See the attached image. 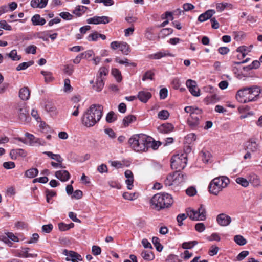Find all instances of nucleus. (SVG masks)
<instances>
[{
  "label": "nucleus",
  "mask_w": 262,
  "mask_h": 262,
  "mask_svg": "<svg viewBox=\"0 0 262 262\" xmlns=\"http://www.w3.org/2000/svg\"><path fill=\"white\" fill-rule=\"evenodd\" d=\"M103 110V107L102 105L98 104L91 105L82 117V124L87 127L94 126L101 118Z\"/></svg>",
  "instance_id": "obj_1"
},
{
  "label": "nucleus",
  "mask_w": 262,
  "mask_h": 262,
  "mask_svg": "<svg viewBox=\"0 0 262 262\" xmlns=\"http://www.w3.org/2000/svg\"><path fill=\"white\" fill-rule=\"evenodd\" d=\"M260 93V89L257 85L245 87L237 91L236 98L238 102L246 103L256 101Z\"/></svg>",
  "instance_id": "obj_2"
},
{
  "label": "nucleus",
  "mask_w": 262,
  "mask_h": 262,
  "mask_svg": "<svg viewBox=\"0 0 262 262\" xmlns=\"http://www.w3.org/2000/svg\"><path fill=\"white\" fill-rule=\"evenodd\" d=\"M206 210L203 205H200L197 210L188 208L186 209V214H179L177 217V221L178 225L181 226L183 225V221L185 220L187 216L193 221H204L206 219Z\"/></svg>",
  "instance_id": "obj_3"
},
{
  "label": "nucleus",
  "mask_w": 262,
  "mask_h": 262,
  "mask_svg": "<svg viewBox=\"0 0 262 262\" xmlns=\"http://www.w3.org/2000/svg\"><path fill=\"white\" fill-rule=\"evenodd\" d=\"M149 136L145 134H136L132 136L128 143L135 151L138 152L147 151L148 150V144H150Z\"/></svg>",
  "instance_id": "obj_4"
},
{
  "label": "nucleus",
  "mask_w": 262,
  "mask_h": 262,
  "mask_svg": "<svg viewBox=\"0 0 262 262\" xmlns=\"http://www.w3.org/2000/svg\"><path fill=\"white\" fill-rule=\"evenodd\" d=\"M173 203L172 198L168 193H157L150 200V204L153 208L157 210L167 208Z\"/></svg>",
  "instance_id": "obj_5"
},
{
  "label": "nucleus",
  "mask_w": 262,
  "mask_h": 262,
  "mask_svg": "<svg viewBox=\"0 0 262 262\" xmlns=\"http://www.w3.org/2000/svg\"><path fill=\"white\" fill-rule=\"evenodd\" d=\"M184 110L185 112L190 114V117L187 119L189 126L192 129L198 128L202 118V110L192 106H186Z\"/></svg>",
  "instance_id": "obj_6"
},
{
  "label": "nucleus",
  "mask_w": 262,
  "mask_h": 262,
  "mask_svg": "<svg viewBox=\"0 0 262 262\" xmlns=\"http://www.w3.org/2000/svg\"><path fill=\"white\" fill-rule=\"evenodd\" d=\"M229 182V179L224 176L213 179L210 183L208 187L209 192L214 195H217L220 191L227 186Z\"/></svg>",
  "instance_id": "obj_7"
},
{
  "label": "nucleus",
  "mask_w": 262,
  "mask_h": 262,
  "mask_svg": "<svg viewBox=\"0 0 262 262\" xmlns=\"http://www.w3.org/2000/svg\"><path fill=\"white\" fill-rule=\"evenodd\" d=\"M187 162V157L186 153L177 154L173 156L171 159V167L173 169L180 171L185 167Z\"/></svg>",
  "instance_id": "obj_8"
},
{
  "label": "nucleus",
  "mask_w": 262,
  "mask_h": 262,
  "mask_svg": "<svg viewBox=\"0 0 262 262\" xmlns=\"http://www.w3.org/2000/svg\"><path fill=\"white\" fill-rule=\"evenodd\" d=\"M18 119L21 122L28 123L31 120L29 109L25 103H19L15 107Z\"/></svg>",
  "instance_id": "obj_9"
},
{
  "label": "nucleus",
  "mask_w": 262,
  "mask_h": 262,
  "mask_svg": "<svg viewBox=\"0 0 262 262\" xmlns=\"http://www.w3.org/2000/svg\"><path fill=\"white\" fill-rule=\"evenodd\" d=\"M112 19L108 16H97L90 18L87 19L86 22L89 24H106L109 23Z\"/></svg>",
  "instance_id": "obj_10"
},
{
  "label": "nucleus",
  "mask_w": 262,
  "mask_h": 262,
  "mask_svg": "<svg viewBox=\"0 0 262 262\" xmlns=\"http://www.w3.org/2000/svg\"><path fill=\"white\" fill-rule=\"evenodd\" d=\"M186 85L190 93L195 97L200 95V91L198 87L197 83L192 79H188L186 82Z\"/></svg>",
  "instance_id": "obj_11"
},
{
  "label": "nucleus",
  "mask_w": 262,
  "mask_h": 262,
  "mask_svg": "<svg viewBox=\"0 0 262 262\" xmlns=\"http://www.w3.org/2000/svg\"><path fill=\"white\" fill-rule=\"evenodd\" d=\"M63 254L67 256L66 258L67 261H72V262H78L82 260L81 256L77 253L73 251H68L64 249L63 251Z\"/></svg>",
  "instance_id": "obj_12"
},
{
  "label": "nucleus",
  "mask_w": 262,
  "mask_h": 262,
  "mask_svg": "<svg viewBox=\"0 0 262 262\" xmlns=\"http://www.w3.org/2000/svg\"><path fill=\"white\" fill-rule=\"evenodd\" d=\"M216 221L220 226H226L230 224L231 222V219L229 216L221 213L217 215Z\"/></svg>",
  "instance_id": "obj_13"
},
{
  "label": "nucleus",
  "mask_w": 262,
  "mask_h": 262,
  "mask_svg": "<svg viewBox=\"0 0 262 262\" xmlns=\"http://www.w3.org/2000/svg\"><path fill=\"white\" fill-rule=\"evenodd\" d=\"M249 179V184L250 183L254 188H258L261 186V182L259 177L254 173L250 174Z\"/></svg>",
  "instance_id": "obj_14"
},
{
  "label": "nucleus",
  "mask_w": 262,
  "mask_h": 262,
  "mask_svg": "<svg viewBox=\"0 0 262 262\" xmlns=\"http://www.w3.org/2000/svg\"><path fill=\"white\" fill-rule=\"evenodd\" d=\"M152 95L147 91H140L137 95V98L143 103H146L151 98Z\"/></svg>",
  "instance_id": "obj_15"
},
{
  "label": "nucleus",
  "mask_w": 262,
  "mask_h": 262,
  "mask_svg": "<svg viewBox=\"0 0 262 262\" xmlns=\"http://www.w3.org/2000/svg\"><path fill=\"white\" fill-rule=\"evenodd\" d=\"M29 248H24L18 250L17 251L16 255L19 257H36L37 256V254L29 253Z\"/></svg>",
  "instance_id": "obj_16"
},
{
  "label": "nucleus",
  "mask_w": 262,
  "mask_h": 262,
  "mask_svg": "<svg viewBox=\"0 0 262 262\" xmlns=\"http://www.w3.org/2000/svg\"><path fill=\"white\" fill-rule=\"evenodd\" d=\"M174 177V185H177L185 181L187 177L186 175L180 171H177L173 173Z\"/></svg>",
  "instance_id": "obj_17"
},
{
  "label": "nucleus",
  "mask_w": 262,
  "mask_h": 262,
  "mask_svg": "<svg viewBox=\"0 0 262 262\" xmlns=\"http://www.w3.org/2000/svg\"><path fill=\"white\" fill-rule=\"evenodd\" d=\"M3 241L9 246H11L12 242H18V237L12 232H8L5 236L3 237Z\"/></svg>",
  "instance_id": "obj_18"
},
{
  "label": "nucleus",
  "mask_w": 262,
  "mask_h": 262,
  "mask_svg": "<svg viewBox=\"0 0 262 262\" xmlns=\"http://www.w3.org/2000/svg\"><path fill=\"white\" fill-rule=\"evenodd\" d=\"M55 176L57 179L62 182L68 181L70 178L69 172L65 170L57 171L55 173Z\"/></svg>",
  "instance_id": "obj_19"
},
{
  "label": "nucleus",
  "mask_w": 262,
  "mask_h": 262,
  "mask_svg": "<svg viewBox=\"0 0 262 262\" xmlns=\"http://www.w3.org/2000/svg\"><path fill=\"white\" fill-rule=\"evenodd\" d=\"M215 13V11L213 9H209L205 12L204 13L200 15L198 17V21L200 22L205 21L209 19H211L213 15Z\"/></svg>",
  "instance_id": "obj_20"
},
{
  "label": "nucleus",
  "mask_w": 262,
  "mask_h": 262,
  "mask_svg": "<svg viewBox=\"0 0 262 262\" xmlns=\"http://www.w3.org/2000/svg\"><path fill=\"white\" fill-rule=\"evenodd\" d=\"M27 152L22 149H12L10 152V156L12 159L15 160L17 157H25Z\"/></svg>",
  "instance_id": "obj_21"
},
{
  "label": "nucleus",
  "mask_w": 262,
  "mask_h": 262,
  "mask_svg": "<svg viewBox=\"0 0 262 262\" xmlns=\"http://www.w3.org/2000/svg\"><path fill=\"white\" fill-rule=\"evenodd\" d=\"M166 56L173 57L174 55L171 54L169 51H165L164 52H159L151 54L149 56V58L154 59H159Z\"/></svg>",
  "instance_id": "obj_22"
},
{
  "label": "nucleus",
  "mask_w": 262,
  "mask_h": 262,
  "mask_svg": "<svg viewBox=\"0 0 262 262\" xmlns=\"http://www.w3.org/2000/svg\"><path fill=\"white\" fill-rule=\"evenodd\" d=\"M174 128L173 125L171 123H164L160 125L158 127V130L162 133H168L173 130Z\"/></svg>",
  "instance_id": "obj_23"
},
{
  "label": "nucleus",
  "mask_w": 262,
  "mask_h": 262,
  "mask_svg": "<svg viewBox=\"0 0 262 262\" xmlns=\"http://www.w3.org/2000/svg\"><path fill=\"white\" fill-rule=\"evenodd\" d=\"M30 92L28 87H24L19 91V97L23 100H27L29 99Z\"/></svg>",
  "instance_id": "obj_24"
},
{
  "label": "nucleus",
  "mask_w": 262,
  "mask_h": 262,
  "mask_svg": "<svg viewBox=\"0 0 262 262\" xmlns=\"http://www.w3.org/2000/svg\"><path fill=\"white\" fill-rule=\"evenodd\" d=\"M31 21L33 25L42 26L45 24L46 21L45 18H42L39 14L34 15L31 18Z\"/></svg>",
  "instance_id": "obj_25"
},
{
  "label": "nucleus",
  "mask_w": 262,
  "mask_h": 262,
  "mask_svg": "<svg viewBox=\"0 0 262 262\" xmlns=\"http://www.w3.org/2000/svg\"><path fill=\"white\" fill-rule=\"evenodd\" d=\"M104 85V79L101 77H97L95 84L93 85V89L97 92L101 91Z\"/></svg>",
  "instance_id": "obj_26"
},
{
  "label": "nucleus",
  "mask_w": 262,
  "mask_h": 262,
  "mask_svg": "<svg viewBox=\"0 0 262 262\" xmlns=\"http://www.w3.org/2000/svg\"><path fill=\"white\" fill-rule=\"evenodd\" d=\"M141 255L142 258L146 260L150 261L155 258L154 253L150 250H143Z\"/></svg>",
  "instance_id": "obj_27"
},
{
  "label": "nucleus",
  "mask_w": 262,
  "mask_h": 262,
  "mask_svg": "<svg viewBox=\"0 0 262 262\" xmlns=\"http://www.w3.org/2000/svg\"><path fill=\"white\" fill-rule=\"evenodd\" d=\"M252 47V46H250L249 47L245 46H241L237 48L236 51L242 53V57L244 58L246 55L251 51V48Z\"/></svg>",
  "instance_id": "obj_28"
},
{
  "label": "nucleus",
  "mask_w": 262,
  "mask_h": 262,
  "mask_svg": "<svg viewBox=\"0 0 262 262\" xmlns=\"http://www.w3.org/2000/svg\"><path fill=\"white\" fill-rule=\"evenodd\" d=\"M246 148L249 151L255 152L258 149V144L255 141L250 140L247 143Z\"/></svg>",
  "instance_id": "obj_29"
},
{
  "label": "nucleus",
  "mask_w": 262,
  "mask_h": 262,
  "mask_svg": "<svg viewBox=\"0 0 262 262\" xmlns=\"http://www.w3.org/2000/svg\"><path fill=\"white\" fill-rule=\"evenodd\" d=\"M38 174V170L36 168H30L25 172V176L29 178H33Z\"/></svg>",
  "instance_id": "obj_30"
},
{
  "label": "nucleus",
  "mask_w": 262,
  "mask_h": 262,
  "mask_svg": "<svg viewBox=\"0 0 262 262\" xmlns=\"http://www.w3.org/2000/svg\"><path fill=\"white\" fill-rule=\"evenodd\" d=\"M172 32L173 30L171 28H164L160 30L158 37L164 38L166 36L172 34Z\"/></svg>",
  "instance_id": "obj_31"
},
{
  "label": "nucleus",
  "mask_w": 262,
  "mask_h": 262,
  "mask_svg": "<svg viewBox=\"0 0 262 262\" xmlns=\"http://www.w3.org/2000/svg\"><path fill=\"white\" fill-rule=\"evenodd\" d=\"M88 9V8L84 6H78L74 10L73 13L77 16H80Z\"/></svg>",
  "instance_id": "obj_32"
},
{
  "label": "nucleus",
  "mask_w": 262,
  "mask_h": 262,
  "mask_svg": "<svg viewBox=\"0 0 262 262\" xmlns=\"http://www.w3.org/2000/svg\"><path fill=\"white\" fill-rule=\"evenodd\" d=\"M200 157L204 163H207L210 160L211 154L207 150H202L200 154Z\"/></svg>",
  "instance_id": "obj_33"
},
{
  "label": "nucleus",
  "mask_w": 262,
  "mask_h": 262,
  "mask_svg": "<svg viewBox=\"0 0 262 262\" xmlns=\"http://www.w3.org/2000/svg\"><path fill=\"white\" fill-rule=\"evenodd\" d=\"M119 48L122 54L124 55H128L130 52L129 46L125 42H121Z\"/></svg>",
  "instance_id": "obj_34"
},
{
  "label": "nucleus",
  "mask_w": 262,
  "mask_h": 262,
  "mask_svg": "<svg viewBox=\"0 0 262 262\" xmlns=\"http://www.w3.org/2000/svg\"><path fill=\"white\" fill-rule=\"evenodd\" d=\"M136 119V117L132 115H128L124 118L123 119V123L125 127L128 126L129 124L135 121Z\"/></svg>",
  "instance_id": "obj_35"
},
{
  "label": "nucleus",
  "mask_w": 262,
  "mask_h": 262,
  "mask_svg": "<svg viewBox=\"0 0 262 262\" xmlns=\"http://www.w3.org/2000/svg\"><path fill=\"white\" fill-rule=\"evenodd\" d=\"M235 182L244 187H247L249 185V179L247 180L243 177H237L235 179Z\"/></svg>",
  "instance_id": "obj_36"
},
{
  "label": "nucleus",
  "mask_w": 262,
  "mask_h": 262,
  "mask_svg": "<svg viewBox=\"0 0 262 262\" xmlns=\"http://www.w3.org/2000/svg\"><path fill=\"white\" fill-rule=\"evenodd\" d=\"M74 226V224L73 223L67 224L62 222L58 224V228L61 231H67L70 229L73 228Z\"/></svg>",
  "instance_id": "obj_37"
},
{
  "label": "nucleus",
  "mask_w": 262,
  "mask_h": 262,
  "mask_svg": "<svg viewBox=\"0 0 262 262\" xmlns=\"http://www.w3.org/2000/svg\"><path fill=\"white\" fill-rule=\"evenodd\" d=\"M112 74L115 78L116 81L118 82L121 81L122 78L121 72L116 68H113L111 71Z\"/></svg>",
  "instance_id": "obj_38"
},
{
  "label": "nucleus",
  "mask_w": 262,
  "mask_h": 262,
  "mask_svg": "<svg viewBox=\"0 0 262 262\" xmlns=\"http://www.w3.org/2000/svg\"><path fill=\"white\" fill-rule=\"evenodd\" d=\"M34 64V61L32 60L29 61L28 62H24L20 64H19L16 67V70L17 71H19L21 70H24L28 68L29 67L32 66Z\"/></svg>",
  "instance_id": "obj_39"
},
{
  "label": "nucleus",
  "mask_w": 262,
  "mask_h": 262,
  "mask_svg": "<svg viewBox=\"0 0 262 262\" xmlns=\"http://www.w3.org/2000/svg\"><path fill=\"white\" fill-rule=\"evenodd\" d=\"M235 242L240 246L245 245L247 243L246 239L242 235H237L234 237Z\"/></svg>",
  "instance_id": "obj_40"
},
{
  "label": "nucleus",
  "mask_w": 262,
  "mask_h": 262,
  "mask_svg": "<svg viewBox=\"0 0 262 262\" xmlns=\"http://www.w3.org/2000/svg\"><path fill=\"white\" fill-rule=\"evenodd\" d=\"M174 177L173 173H170L169 174L167 177L166 179L164 181V184L166 186H171L172 185H174Z\"/></svg>",
  "instance_id": "obj_41"
},
{
  "label": "nucleus",
  "mask_w": 262,
  "mask_h": 262,
  "mask_svg": "<svg viewBox=\"0 0 262 262\" xmlns=\"http://www.w3.org/2000/svg\"><path fill=\"white\" fill-rule=\"evenodd\" d=\"M152 242L154 245L156 247V250L160 252L162 250L163 247L160 243L159 239L157 237H153L152 239Z\"/></svg>",
  "instance_id": "obj_42"
},
{
  "label": "nucleus",
  "mask_w": 262,
  "mask_h": 262,
  "mask_svg": "<svg viewBox=\"0 0 262 262\" xmlns=\"http://www.w3.org/2000/svg\"><path fill=\"white\" fill-rule=\"evenodd\" d=\"M198 242L196 241H193L188 242H184L182 244V247L184 249H191L194 246L198 244Z\"/></svg>",
  "instance_id": "obj_43"
},
{
  "label": "nucleus",
  "mask_w": 262,
  "mask_h": 262,
  "mask_svg": "<svg viewBox=\"0 0 262 262\" xmlns=\"http://www.w3.org/2000/svg\"><path fill=\"white\" fill-rule=\"evenodd\" d=\"M117 120V115L113 111L110 112L106 115V121L108 123H112Z\"/></svg>",
  "instance_id": "obj_44"
},
{
  "label": "nucleus",
  "mask_w": 262,
  "mask_h": 262,
  "mask_svg": "<svg viewBox=\"0 0 262 262\" xmlns=\"http://www.w3.org/2000/svg\"><path fill=\"white\" fill-rule=\"evenodd\" d=\"M219 100V98L216 94H213L205 98V101L207 104L214 103Z\"/></svg>",
  "instance_id": "obj_45"
},
{
  "label": "nucleus",
  "mask_w": 262,
  "mask_h": 262,
  "mask_svg": "<svg viewBox=\"0 0 262 262\" xmlns=\"http://www.w3.org/2000/svg\"><path fill=\"white\" fill-rule=\"evenodd\" d=\"M169 116V113L168 111L163 110L160 111L158 114V117L161 120H166Z\"/></svg>",
  "instance_id": "obj_46"
},
{
  "label": "nucleus",
  "mask_w": 262,
  "mask_h": 262,
  "mask_svg": "<svg viewBox=\"0 0 262 262\" xmlns=\"http://www.w3.org/2000/svg\"><path fill=\"white\" fill-rule=\"evenodd\" d=\"M8 56L13 61H18L21 59V56L17 55L16 50H12L8 54Z\"/></svg>",
  "instance_id": "obj_47"
},
{
  "label": "nucleus",
  "mask_w": 262,
  "mask_h": 262,
  "mask_svg": "<svg viewBox=\"0 0 262 262\" xmlns=\"http://www.w3.org/2000/svg\"><path fill=\"white\" fill-rule=\"evenodd\" d=\"M41 74L43 75L45 77V81L47 82H50L52 81L53 77L52 76V74L50 72L48 71H41Z\"/></svg>",
  "instance_id": "obj_48"
},
{
  "label": "nucleus",
  "mask_w": 262,
  "mask_h": 262,
  "mask_svg": "<svg viewBox=\"0 0 262 262\" xmlns=\"http://www.w3.org/2000/svg\"><path fill=\"white\" fill-rule=\"evenodd\" d=\"M149 138L150 140H149L150 141V143L149 145H147L148 149L150 147H151L153 149H157L161 145V143L160 142H156L151 137H149Z\"/></svg>",
  "instance_id": "obj_49"
},
{
  "label": "nucleus",
  "mask_w": 262,
  "mask_h": 262,
  "mask_svg": "<svg viewBox=\"0 0 262 262\" xmlns=\"http://www.w3.org/2000/svg\"><path fill=\"white\" fill-rule=\"evenodd\" d=\"M230 5L231 4H229L227 3H217L216 5V10L217 12H222L227 6Z\"/></svg>",
  "instance_id": "obj_50"
},
{
  "label": "nucleus",
  "mask_w": 262,
  "mask_h": 262,
  "mask_svg": "<svg viewBox=\"0 0 262 262\" xmlns=\"http://www.w3.org/2000/svg\"><path fill=\"white\" fill-rule=\"evenodd\" d=\"M166 262H182L177 255L170 254L166 259Z\"/></svg>",
  "instance_id": "obj_51"
},
{
  "label": "nucleus",
  "mask_w": 262,
  "mask_h": 262,
  "mask_svg": "<svg viewBox=\"0 0 262 262\" xmlns=\"http://www.w3.org/2000/svg\"><path fill=\"white\" fill-rule=\"evenodd\" d=\"M109 72L108 68L105 67H101L99 70V75L97 77L102 78V76H106Z\"/></svg>",
  "instance_id": "obj_52"
},
{
  "label": "nucleus",
  "mask_w": 262,
  "mask_h": 262,
  "mask_svg": "<svg viewBox=\"0 0 262 262\" xmlns=\"http://www.w3.org/2000/svg\"><path fill=\"white\" fill-rule=\"evenodd\" d=\"M46 194V200L47 202L49 203L50 202V199L52 197L56 195V192L53 191V190H50L49 189H47L45 191Z\"/></svg>",
  "instance_id": "obj_53"
},
{
  "label": "nucleus",
  "mask_w": 262,
  "mask_h": 262,
  "mask_svg": "<svg viewBox=\"0 0 262 262\" xmlns=\"http://www.w3.org/2000/svg\"><path fill=\"white\" fill-rule=\"evenodd\" d=\"M74 66L72 64H68L64 66L63 72L68 75H71L74 71Z\"/></svg>",
  "instance_id": "obj_54"
},
{
  "label": "nucleus",
  "mask_w": 262,
  "mask_h": 262,
  "mask_svg": "<svg viewBox=\"0 0 262 262\" xmlns=\"http://www.w3.org/2000/svg\"><path fill=\"white\" fill-rule=\"evenodd\" d=\"M122 196L124 199L128 200H133L134 199H136L137 197L136 193H130L128 192L123 193Z\"/></svg>",
  "instance_id": "obj_55"
},
{
  "label": "nucleus",
  "mask_w": 262,
  "mask_h": 262,
  "mask_svg": "<svg viewBox=\"0 0 262 262\" xmlns=\"http://www.w3.org/2000/svg\"><path fill=\"white\" fill-rule=\"evenodd\" d=\"M37 47L34 45H30L25 49V52L27 54H35L36 52Z\"/></svg>",
  "instance_id": "obj_56"
},
{
  "label": "nucleus",
  "mask_w": 262,
  "mask_h": 262,
  "mask_svg": "<svg viewBox=\"0 0 262 262\" xmlns=\"http://www.w3.org/2000/svg\"><path fill=\"white\" fill-rule=\"evenodd\" d=\"M81 54L83 58L89 59L90 58L94 56V53L92 50H88Z\"/></svg>",
  "instance_id": "obj_57"
},
{
  "label": "nucleus",
  "mask_w": 262,
  "mask_h": 262,
  "mask_svg": "<svg viewBox=\"0 0 262 262\" xmlns=\"http://www.w3.org/2000/svg\"><path fill=\"white\" fill-rule=\"evenodd\" d=\"M98 38L99 33L95 31L93 33L90 34L88 36L87 39L90 41H96Z\"/></svg>",
  "instance_id": "obj_58"
},
{
  "label": "nucleus",
  "mask_w": 262,
  "mask_h": 262,
  "mask_svg": "<svg viewBox=\"0 0 262 262\" xmlns=\"http://www.w3.org/2000/svg\"><path fill=\"white\" fill-rule=\"evenodd\" d=\"M0 28L8 31L12 30L11 26L9 25L6 20H4L0 21Z\"/></svg>",
  "instance_id": "obj_59"
},
{
  "label": "nucleus",
  "mask_w": 262,
  "mask_h": 262,
  "mask_svg": "<svg viewBox=\"0 0 262 262\" xmlns=\"http://www.w3.org/2000/svg\"><path fill=\"white\" fill-rule=\"evenodd\" d=\"M186 193L188 195L192 196L196 194V190L194 187L190 186L186 190Z\"/></svg>",
  "instance_id": "obj_60"
},
{
  "label": "nucleus",
  "mask_w": 262,
  "mask_h": 262,
  "mask_svg": "<svg viewBox=\"0 0 262 262\" xmlns=\"http://www.w3.org/2000/svg\"><path fill=\"white\" fill-rule=\"evenodd\" d=\"M53 228V226L51 224L44 225L42 227V231L47 233H49L52 230Z\"/></svg>",
  "instance_id": "obj_61"
},
{
  "label": "nucleus",
  "mask_w": 262,
  "mask_h": 262,
  "mask_svg": "<svg viewBox=\"0 0 262 262\" xmlns=\"http://www.w3.org/2000/svg\"><path fill=\"white\" fill-rule=\"evenodd\" d=\"M249 254L248 251H243L237 256L236 258L238 261H241L243 260L246 256Z\"/></svg>",
  "instance_id": "obj_62"
},
{
  "label": "nucleus",
  "mask_w": 262,
  "mask_h": 262,
  "mask_svg": "<svg viewBox=\"0 0 262 262\" xmlns=\"http://www.w3.org/2000/svg\"><path fill=\"white\" fill-rule=\"evenodd\" d=\"M205 226L203 223H198L195 225V229L199 232H202L205 230Z\"/></svg>",
  "instance_id": "obj_63"
},
{
  "label": "nucleus",
  "mask_w": 262,
  "mask_h": 262,
  "mask_svg": "<svg viewBox=\"0 0 262 262\" xmlns=\"http://www.w3.org/2000/svg\"><path fill=\"white\" fill-rule=\"evenodd\" d=\"M92 252L93 255H98L101 254V249L98 246L94 245L92 248Z\"/></svg>",
  "instance_id": "obj_64"
}]
</instances>
